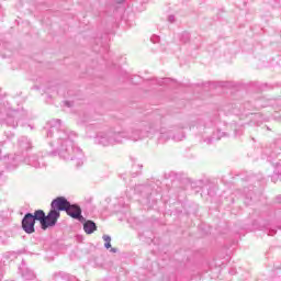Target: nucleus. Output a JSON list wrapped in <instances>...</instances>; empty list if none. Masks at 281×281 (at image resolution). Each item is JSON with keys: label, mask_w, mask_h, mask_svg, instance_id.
Segmentation results:
<instances>
[{"label": "nucleus", "mask_w": 281, "mask_h": 281, "mask_svg": "<svg viewBox=\"0 0 281 281\" xmlns=\"http://www.w3.org/2000/svg\"><path fill=\"white\" fill-rule=\"evenodd\" d=\"M127 137L126 133L119 132L115 133L112 138L101 137L99 144L102 146H113V144H122V139ZM143 137H148V132H142L140 130H132L128 138L133 142H138V139H143Z\"/></svg>", "instance_id": "f257e3e1"}, {"label": "nucleus", "mask_w": 281, "mask_h": 281, "mask_svg": "<svg viewBox=\"0 0 281 281\" xmlns=\"http://www.w3.org/2000/svg\"><path fill=\"white\" fill-rule=\"evenodd\" d=\"M60 218V212L57 210L52 209L48 214L46 215L44 220V225L42 226V229H47L49 227H55L58 223V220Z\"/></svg>", "instance_id": "f03ea898"}, {"label": "nucleus", "mask_w": 281, "mask_h": 281, "mask_svg": "<svg viewBox=\"0 0 281 281\" xmlns=\"http://www.w3.org/2000/svg\"><path fill=\"white\" fill-rule=\"evenodd\" d=\"M34 225H36L34 214L26 213L22 218V229L25 232V234H34V232H36Z\"/></svg>", "instance_id": "7ed1b4c3"}, {"label": "nucleus", "mask_w": 281, "mask_h": 281, "mask_svg": "<svg viewBox=\"0 0 281 281\" xmlns=\"http://www.w3.org/2000/svg\"><path fill=\"white\" fill-rule=\"evenodd\" d=\"M69 205H71V203L67 201L65 196L56 198L50 203L52 210H56L57 212H67Z\"/></svg>", "instance_id": "20e7f679"}, {"label": "nucleus", "mask_w": 281, "mask_h": 281, "mask_svg": "<svg viewBox=\"0 0 281 281\" xmlns=\"http://www.w3.org/2000/svg\"><path fill=\"white\" fill-rule=\"evenodd\" d=\"M66 214H68V216H71V218H76L80 223H85L86 221L82 216V210L76 204H70L69 207L66 210Z\"/></svg>", "instance_id": "39448f33"}, {"label": "nucleus", "mask_w": 281, "mask_h": 281, "mask_svg": "<svg viewBox=\"0 0 281 281\" xmlns=\"http://www.w3.org/2000/svg\"><path fill=\"white\" fill-rule=\"evenodd\" d=\"M0 161L8 164V166H19V157L16 155H9L0 158Z\"/></svg>", "instance_id": "423d86ee"}, {"label": "nucleus", "mask_w": 281, "mask_h": 281, "mask_svg": "<svg viewBox=\"0 0 281 281\" xmlns=\"http://www.w3.org/2000/svg\"><path fill=\"white\" fill-rule=\"evenodd\" d=\"M95 229H98V226L95 225V223L93 221L85 222L83 231L86 232V234H93L95 232Z\"/></svg>", "instance_id": "0eeeda50"}, {"label": "nucleus", "mask_w": 281, "mask_h": 281, "mask_svg": "<svg viewBox=\"0 0 281 281\" xmlns=\"http://www.w3.org/2000/svg\"><path fill=\"white\" fill-rule=\"evenodd\" d=\"M45 217H46L45 211H43V210L35 211V213L33 215L34 221H40L42 227L45 223Z\"/></svg>", "instance_id": "6e6552de"}, {"label": "nucleus", "mask_w": 281, "mask_h": 281, "mask_svg": "<svg viewBox=\"0 0 281 281\" xmlns=\"http://www.w3.org/2000/svg\"><path fill=\"white\" fill-rule=\"evenodd\" d=\"M103 240H104V247L105 249H111V236L109 235H103Z\"/></svg>", "instance_id": "1a4fd4ad"}, {"label": "nucleus", "mask_w": 281, "mask_h": 281, "mask_svg": "<svg viewBox=\"0 0 281 281\" xmlns=\"http://www.w3.org/2000/svg\"><path fill=\"white\" fill-rule=\"evenodd\" d=\"M67 146H69V148H74V143L71 142V139H65L61 144V149L65 150Z\"/></svg>", "instance_id": "9d476101"}, {"label": "nucleus", "mask_w": 281, "mask_h": 281, "mask_svg": "<svg viewBox=\"0 0 281 281\" xmlns=\"http://www.w3.org/2000/svg\"><path fill=\"white\" fill-rule=\"evenodd\" d=\"M170 135H172V132H168L166 133H161L160 139H168V137H170Z\"/></svg>", "instance_id": "9b49d317"}, {"label": "nucleus", "mask_w": 281, "mask_h": 281, "mask_svg": "<svg viewBox=\"0 0 281 281\" xmlns=\"http://www.w3.org/2000/svg\"><path fill=\"white\" fill-rule=\"evenodd\" d=\"M168 21L169 23H175V15H169Z\"/></svg>", "instance_id": "f8f14e48"}, {"label": "nucleus", "mask_w": 281, "mask_h": 281, "mask_svg": "<svg viewBox=\"0 0 281 281\" xmlns=\"http://www.w3.org/2000/svg\"><path fill=\"white\" fill-rule=\"evenodd\" d=\"M112 254H117V248H111Z\"/></svg>", "instance_id": "ddd939ff"}, {"label": "nucleus", "mask_w": 281, "mask_h": 281, "mask_svg": "<svg viewBox=\"0 0 281 281\" xmlns=\"http://www.w3.org/2000/svg\"><path fill=\"white\" fill-rule=\"evenodd\" d=\"M173 139H175L176 142H180V140H181V138H177V136H173Z\"/></svg>", "instance_id": "4468645a"}]
</instances>
